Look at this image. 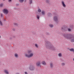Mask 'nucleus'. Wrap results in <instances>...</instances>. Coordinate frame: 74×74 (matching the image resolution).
I'll return each instance as SVG.
<instances>
[{
  "mask_svg": "<svg viewBox=\"0 0 74 74\" xmlns=\"http://www.w3.org/2000/svg\"><path fill=\"white\" fill-rule=\"evenodd\" d=\"M11 0H8V2H11Z\"/></svg>",
  "mask_w": 74,
  "mask_h": 74,
  "instance_id": "33",
  "label": "nucleus"
},
{
  "mask_svg": "<svg viewBox=\"0 0 74 74\" xmlns=\"http://www.w3.org/2000/svg\"><path fill=\"white\" fill-rule=\"evenodd\" d=\"M50 66L51 68V69L53 68V64L52 62H51L50 63Z\"/></svg>",
  "mask_w": 74,
  "mask_h": 74,
  "instance_id": "8",
  "label": "nucleus"
},
{
  "mask_svg": "<svg viewBox=\"0 0 74 74\" xmlns=\"http://www.w3.org/2000/svg\"><path fill=\"white\" fill-rule=\"evenodd\" d=\"M62 30H63L64 31V32L67 31V29H66V27L65 25H64L62 27H61Z\"/></svg>",
  "mask_w": 74,
  "mask_h": 74,
  "instance_id": "6",
  "label": "nucleus"
},
{
  "mask_svg": "<svg viewBox=\"0 0 74 74\" xmlns=\"http://www.w3.org/2000/svg\"><path fill=\"white\" fill-rule=\"evenodd\" d=\"M62 54L61 53H60L58 54V56H60V57H62Z\"/></svg>",
  "mask_w": 74,
  "mask_h": 74,
  "instance_id": "20",
  "label": "nucleus"
},
{
  "mask_svg": "<svg viewBox=\"0 0 74 74\" xmlns=\"http://www.w3.org/2000/svg\"><path fill=\"white\" fill-rule=\"evenodd\" d=\"M3 0V1H4V0Z\"/></svg>",
  "mask_w": 74,
  "mask_h": 74,
  "instance_id": "40",
  "label": "nucleus"
},
{
  "mask_svg": "<svg viewBox=\"0 0 74 74\" xmlns=\"http://www.w3.org/2000/svg\"><path fill=\"white\" fill-rule=\"evenodd\" d=\"M53 20L54 21H55V22H57L58 21V17L56 16H54V18H53Z\"/></svg>",
  "mask_w": 74,
  "mask_h": 74,
  "instance_id": "5",
  "label": "nucleus"
},
{
  "mask_svg": "<svg viewBox=\"0 0 74 74\" xmlns=\"http://www.w3.org/2000/svg\"><path fill=\"white\" fill-rule=\"evenodd\" d=\"M27 52L28 53L27 54H25V57H26V58H32V57L33 56V53H32V51L31 50H27Z\"/></svg>",
  "mask_w": 74,
  "mask_h": 74,
  "instance_id": "3",
  "label": "nucleus"
},
{
  "mask_svg": "<svg viewBox=\"0 0 74 74\" xmlns=\"http://www.w3.org/2000/svg\"><path fill=\"white\" fill-rule=\"evenodd\" d=\"M46 47L52 50L53 51H55L56 50V47H54L53 46L49 41H47L46 42Z\"/></svg>",
  "mask_w": 74,
  "mask_h": 74,
  "instance_id": "2",
  "label": "nucleus"
},
{
  "mask_svg": "<svg viewBox=\"0 0 74 74\" xmlns=\"http://www.w3.org/2000/svg\"><path fill=\"white\" fill-rule=\"evenodd\" d=\"M15 9H16V8H15Z\"/></svg>",
  "mask_w": 74,
  "mask_h": 74,
  "instance_id": "41",
  "label": "nucleus"
},
{
  "mask_svg": "<svg viewBox=\"0 0 74 74\" xmlns=\"http://www.w3.org/2000/svg\"><path fill=\"white\" fill-rule=\"evenodd\" d=\"M41 14L42 15H44V16H45V11H42Z\"/></svg>",
  "mask_w": 74,
  "mask_h": 74,
  "instance_id": "14",
  "label": "nucleus"
},
{
  "mask_svg": "<svg viewBox=\"0 0 74 74\" xmlns=\"http://www.w3.org/2000/svg\"><path fill=\"white\" fill-rule=\"evenodd\" d=\"M29 69L31 71H34L35 70V67L33 65H31L29 67Z\"/></svg>",
  "mask_w": 74,
  "mask_h": 74,
  "instance_id": "4",
  "label": "nucleus"
},
{
  "mask_svg": "<svg viewBox=\"0 0 74 74\" xmlns=\"http://www.w3.org/2000/svg\"><path fill=\"white\" fill-rule=\"evenodd\" d=\"M14 25H16V26H18V24L17 23H14Z\"/></svg>",
  "mask_w": 74,
  "mask_h": 74,
  "instance_id": "25",
  "label": "nucleus"
},
{
  "mask_svg": "<svg viewBox=\"0 0 74 74\" xmlns=\"http://www.w3.org/2000/svg\"><path fill=\"white\" fill-rule=\"evenodd\" d=\"M12 30H14V31H15V29H13Z\"/></svg>",
  "mask_w": 74,
  "mask_h": 74,
  "instance_id": "37",
  "label": "nucleus"
},
{
  "mask_svg": "<svg viewBox=\"0 0 74 74\" xmlns=\"http://www.w3.org/2000/svg\"><path fill=\"white\" fill-rule=\"evenodd\" d=\"M70 28H71V29H73V25H71L70 26Z\"/></svg>",
  "mask_w": 74,
  "mask_h": 74,
  "instance_id": "29",
  "label": "nucleus"
},
{
  "mask_svg": "<svg viewBox=\"0 0 74 74\" xmlns=\"http://www.w3.org/2000/svg\"><path fill=\"white\" fill-rule=\"evenodd\" d=\"M36 18L37 19H40V15H36Z\"/></svg>",
  "mask_w": 74,
  "mask_h": 74,
  "instance_id": "17",
  "label": "nucleus"
},
{
  "mask_svg": "<svg viewBox=\"0 0 74 74\" xmlns=\"http://www.w3.org/2000/svg\"><path fill=\"white\" fill-rule=\"evenodd\" d=\"M32 0H29V4H32Z\"/></svg>",
  "mask_w": 74,
  "mask_h": 74,
  "instance_id": "28",
  "label": "nucleus"
},
{
  "mask_svg": "<svg viewBox=\"0 0 74 74\" xmlns=\"http://www.w3.org/2000/svg\"><path fill=\"white\" fill-rule=\"evenodd\" d=\"M13 38H15V36H13Z\"/></svg>",
  "mask_w": 74,
  "mask_h": 74,
  "instance_id": "36",
  "label": "nucleus"
},
{
  "mask_svg": "<svg viewBox=\"0 0 74 74\" xmlns=\"http://www.w3.org/2000/svg\"><path fill=\"white\" fill-rule=\"evenodd\" d=\"M16 74H19V73H16Z\"/></svg>",
  "mask_w": 74,
  "mask_h": 74,
  "instance_id": "38",
  "label": "nucleus"
},
{
  "mask_svg": "<svg viewBox=\"0 0 74 74\" xmlns=\"http://www.w3.org/2000/svg\"><path fill=\"white\" fill-rule=\"evenodd\" d=\"M64 65H65V64H64V63H62V66H64Z\"/></svg>",
  "mask_w": 74,
  "mask_h": 74,
  "instance_id": "31",
  "label": "nucleus"
},
{
  "mask_svg": "<svg viewBox=\"0 0 74 74\" xmlns=\"http://www.w3.org/2000/svg\"><path fill=\"white\" fill-rule=\"evenodd\" d=\"M4 72L5 74H9V73L8 72L7 70H5L4 71Z\"/></svg>",
  "mask_w": 74,
  "mask_h": 74,
  "instance_id": "13",
  "label": "nucleus"
},
{
  "mask_svg": "<svg viewBox=\"0 0 74 74\" xmlns=\"http://www.w3.org/2000/svg\"><path fill=\"white\" fill-rule=\"evenodd\" d=\"M46 3L47 4H49V0H46Z\"/></svg>",
  "mask_w": 74,
  "mask_h": 74,
  "instance_id": "21",
  "label": "nucleus"
},
{
  "mask_svg": "<svg viewBox=\"0 0 74 74\" xmlns=\"http://www.w3.org/2000/svg\"><path fill=\"white\" fill-rule=\"evenodd\" d=\"M1 17H3V14H1Z\"/></svg>",
  "mask_w": 74,
  "mask_h": 74,
  "instance_id": "35",
  "label": "nucleus"
},
{
  "mask_svg": "<svg viewBox=\"0 0 74 74\" xmlns=\"http://www.w3.org/2000/svg\"><path fill=\"white\" fill-rule=\"evenodd\" d=\"M14 57L15 58H18V55L17 53H16L14 54Z\"/></svg>",
  "mask_w": 74,
  "mask_h": 74,
  "instance_id": "15",
  "label": "nucleus"
},
{
  "mask_svg": "<svg viewBox=\"0 0 74 74\" xmlns=\"http://www.w3.org/2000/svg\"><path fill=\"white\" fill-rule=\"evenodd\" d=\"M63 36L65 38L71 40V42H74V34L72 35L66 34L63 35Z\"/></svg>",
  "mask_w": 74,
  "mask_h": 74,
  "instance_id": "1",
  "label": "nucleus"
},
{
  "mask_svg": "<svg viewBox=\"0 0 74 74\" xmlns=\"http://www.w3.org/2000/svg\"><path fill=\"white\" fill-rule=\"evenodd\" d=\"M49 26L51 27V28H52L53 26V24H50L49 25Z\"/></svg>",
  "mask_w": 74,
  "mask_h": 74,
  "instance_id": "19",
  "label": "nucleus"
},
{
  "mask_svg": "<svg viewBox=\"0 0 74 74\" xmlns=\"http://www.w3.org/2000/svg\"><path fill=\"white\" fill-rule=\"evenodd\" d=\"M25 74H28V73H27V72H25Z\"/></svg>",
  "mask_w": 74,
  "mask_h": 74,
  "instance_id": "34",
  "label": "nucleus"
},
{
  "mask_svg": "<svg viewBox=\"0 0 74 74\" xmlns=\"http://www.w3.org/2000/svg\"><path fill=\"white\" fill-rule=\"evenodd\" d=\"M16 5L17 6H18L19 5V4H16Z\"/></svg>",
  "mask_w": 74,
  "mask_h": 74,
  "instance_id": "32",
  "label": "nucleus"
},
{
  "mask_svg": "<svg viewBox=\"0 0 74 74\" xmlns=\"http://www.w3.org/2000/svg\"><path fill=\"white\" fill-rule=\"evenodd\" d=\"M48 16H51V15H52V14H51V13H49L48 14Z\"/></svg>",
  "mask_w": 74,
  "mask_h": 74,
  "instance_id": "18",
  "label": "nucleus"
},
{
  "mask_svg": "<svg viewBox=\"0 0 74 74\" xmlns=\"http://www.w3.org/2000/svg\"><path fill=\"white\" fill-rule=\"evenodd\" d=\"M46 34L48 36V35H49V32H46Z\"/></svg>",
  "mask_w": 74,
  "mask_h": 74,
  "instance_id": "30",
  "label": "nucleus"
},
{
  "mask_svg": "<svg viewBox=\"0 0 74 74\" xmlns=\"http://www.w3.org/2000/svg\"><path fill=\"white\" fill-rule=\"evenodd\" d=\"M41 65V62L40 61H38L37 63H36V65L37 66H40V65Z\"/></svg>",
  "mask_w": 74,
  "mask_h": 74,
  "instance_id": "9",
  "label": "nucleus"
},
{
  "mask_svg": "<svg viewBox=\"0 0 74 74\" xmlns=\"http://www.w3.org/2000/svg\"><path fill=\"white\" fill-rule=\"evenodd\" d=\"M35 47L36 48H38V45H37V44H35Z\"/></svg>",
  "mask_w": 74,
  "mask_h": 74,
  "instance_id": "27",
  "label": "nucleus"
},
{
  "mask_svg": "<svg viewBox=\"0 0 74 74\" xmlns=\"http://www.w3.org/2000/svg\"><path fill=\"white\" fill-rule=\"evenodd\" d=\"M42 64H43V65H46L47 64L46 63L45 61H42Z\"/></svg>",
  "mask_w": 74,
  "mask_h": 74,
  "instance_id": "12",
  "label": "nucleus"
},
{
  "mask_svg": "<svg viewBox=\"0 0 74 74\" xmlns=\"http://www.w3.org/2000/svg\"><path fill=\"white\" fill-rule=\"evenodd\" d=\"M23 1H24V0H19V2L20 3H23Z\"/></svg>",
  "mask_w": 74,
  "mask_h": 74,
  "instance_id": "23",
  "label": "nucleus"
},
{
  "mask_svg": "<svg viewBox=\"0 0 74 74\" xmlns=\"http://www.w3.org/2000/svg\"><path fill=\"white\" fill-rule=\"evenodd\" d=\"M68 32H71V29H70V28H68Z\"/></svg>",
  "mask_w": 74,
  "mask_h": 74,
  "instance_id": "22",
  "label": "nucleus"
},
{
  "mask_svg": "<svg viewBox=\"0 0 74 74\" xmlns=\"http://www.w3.org/2000/svg\"><path fill=\"white\" fill-rule=\"evenodd\" d=\"M69 50L71 52H73V53L74 54V49L73 48H72L71 49H69Z\"/></svg>",
  "mask_w": 74,
  "mask_h": 74,
  "instance_id": "11",
  "label": "nucleus"
},
{
  "mask_svg": "<svg viewBox=\"0 0 74 74\" xmlns=\"http://www.w3.org/2000/svg\"><path fill=\"white\" fill-rule=\"evenodd\" d=\"M38 12H41V10L40 9H39L38 10Z\"/></svg>",
  "mask_w": 74,
  "mask_h": 74,
  "instance_id": "24",
  "label": "nucleus"
},
{
  "mask_svg": "<svg viewBox=\"0 0 74 74\" xmlns=\"http://www.w3.org/2000/svg\"><path fill=\"white\" fill-rule=\"evenodd\" d=\"M0 26H3V23H2L1 19H0Z\"/></svg>",
  "mask_w": 74,
  "mask_h": 74,
  "instance_id": "16",
  "label": "nucleus"
},
{
  "mask_svg": "<svg viewBox=\"0 0 74 74\" xmlns=\"http://www.w3.org/2000/svg\"><path fill=\"white\" fill-rule=\"evenodd\" d=\"M3 4L1 3L0 4V7H3Z\"/></svg>",
  "mask_w": 74,
  "mask_h": 74,
  "instance_id": "26",
  "label": "nucleus"
},
{
  "mask_svg": "<svg viewBox=\"0 0 74 74\" xmlns=\"http://www.w3.org/2000/svg\"><path fill=\"white\" fill-rule=\"evenodd\" d=\"M0 38H1V36L0 35Z\"/></svg>",
  "mask_w": 74,
  "mask_h": 74,
  "instance_id": "39",
  "label": "nucleus"
},
{
  "mask_svg": "<svg viewBox=\"0 0 74 74\" xmlns=\"http://www.w3.org/2000/svg\"><path fill=\"white\" fill-rule=\"evenodd\" d=\"M61 3L62 5V6H63V7H64L65 8L66 6V5L65 4H64V1H62Z\"/></svg>",
  "mask_w": 74,
  "mask_h": 74,
  "instance_id": "10",
  "label": "nucleus"
},
{
  "mask_svg": "<svg viewBox=\"0 0 74 74\" xmlns=\"http://www.w3.org/2000/svg\"><path fill=\"white\" fill-rule=\"evenodd\" d=\"M3 12L4 14H7L8 13V11L6 9H3Z\"/></svg>",
  "mask_w": 74,
  "mask_h": 74,
  "instance_id": "7",
  "label": "nucleus"
}]
</instances>
